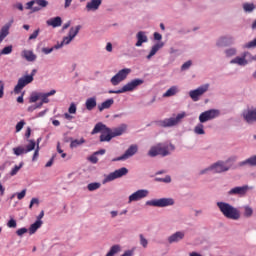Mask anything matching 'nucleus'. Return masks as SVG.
<instances>
[{"mask_svg": "<svg viewBox=\"0 0 256 256\" xmlns=\"http://www.w3.org/2000/svg\"><path fill=\"white\" fill-rule=\"evenodd\" d=\"M125 129H127V126L125 124H122L118 128H114L111 130V128L107 127V125L103 123H97L92 130V135H95V133H101L103 134L100 136L101 143L107 141H111L114 137H119L125 133Z\"/></svg>", "mask_w": 256, "mask_h": 256, "instance_id": "nucleus-1", "label": "nucleus"}, {"mask_svg": "<svg viewBox=\"0 0 256 256\" xmlns=\"http://www.w3.org/2000/svg\"><path fill=\"white\" fill-rule=\"evenodd\" d=\"M185 117H187V113L181 112L177 114L176 117L166 118L164 120H156L154 123L157 127H175V125H179V123H181V119H185Z\"/></svg>", "mask_w": 256, "mask_h": 256, "instance_id": "nucleus-2", "label": "nucleus"}, {"mask_svg": "<svg viewBox=\"0 0 256 256\" xmlns=\"http://www.w3.org/2000/svg\"><path fill=\"white\" fill-rule=\"evenodd\" d=\"M169 149L171 151H175V146L172 144H157L156 146H152L148 152L149 157H157V155H161L162 157H167L169 155Z\"/></svg>", "mask_w": 256, "mask_h": 256, "instance_id": "nucleus-3", "label": "nucleus"}, {"mask_svg": "<svg viewBox=\"0 0 256 256\" xmlns=\"http://www.w3.org/2000/svg\"><path fill=\"white\" fill-rule=\"evenodd\" d=\"M35 73H37V70L33 69L30 75L23 76L18 80L17 85L14 87L15 95H19V93L23 91L24 87H27L29 83H33V77H35Z\"/></svg>", "mask_w": 256, "mask_h": 256, "instance_id": "nucleus-4", "label": "nucleus"}, {"mask_svg": "<svg viewBox=\"0 0 256 256\" xmlns=\"http://www.w3.org/2000/svg\"><path fill=\"white\" fill-rule=\"evenodd\" d=\"M144 81L143 79H134L124 85L121 89L119 90H109L110 94H116L119 95L121 93H127L128 91H135L139 85H143Z\"/></svg>", "mask_w": 256, "mask_h": 256, "instance_id": "nucleus-5", "label": "nucleus"}, {"mask_svg": "<svg viewBox=\"0 0 256 256\" xmlns=\"http://www.w3.org/2000/svg\"><path fill=\"white\" fill-rule=\"evenodd\" d=\"M225 217L232 219V221H239L241 219V211L239 209L225 203Z\"/></svg>", "mask_w": 256, "mask_h": 256, "instance_id": "nucleus-6", "label": "nucleus"}, {"mask_svg": "<svg viewBox=\"0 0 256 256\" xmlns=\"http://www.w3.org/2000/svg\"><path fill=\"white\" fill-rule=\"evenodd\" d=\"M207 91H209V84H204L195 90H191L189 92V97L192 101L197 102L201 97H203V95H205V93H207Z\"/></svg>", "mask_w": 256, "mask_h": 256, "instance_id": "nucleus-7", "label": "nucleus"}, {"mask_svg": "<svg viewBox=\"0 0 256 256\" xmlns=\"http://www.w3.org/2000/svg\"><path fill=\"white\" fill-rule=\"evenodd\" d=\"M174 204L175 201L173 200V198H161L146 202V205H150V207H169Z\"/></svg>", "mask_w": 256, "mask_h": 256, "instance_id": "nucleus-8", "label": "nucleus"}, {"mask_svg": "<svg viewBox=\"0 0 256 256\" xmlns=\"http://www.w3.org/2000/svg\"><path fill=\"white\" fill-rule=\"evenodd\" d=\"M219 110L211 109L205 112H202L199 116L200 123H207V121H211L212 119H217L219 117Z\"/></svg>", "mask_w": 256, "mask_h": 256, "instance_id": "nucleus-9", "label": "nucleus"}, {"mask_svg": "<svg viewBox=\"0 0 256 256\" xmlns=\"http://www.w3.org/2000/svg\"><path fill=\"white\" fill-rule=\"evenodd\" d=\"M35 142L33 140H29V144L25 147L18 146L13 148V153L16 155V157H19L21 155H25L27 153H31L35 149Z\"/></svg>", "mask_w": 256, "mask_h": 256, "instance_id": "nucleus-10", "label": "nucleus"}, {"mask_svg": "<svg viewBox=\"0 0 256 256\" xmlns=\"http://www.w3.org/2000/svg\"><path fill=\"white\" fill-rule=\"evenodd\" d=\"M139 151L137 144H132L122 156L112 159V161H127L130 157H133Z\"/></svg>", "mask_w": 256, "mask_h": 256, "instance_id": "nucleus-11", "label": "nucleus"}, {"mask_svg": "<svg viewBox=\"0 0 256 256\" xmlns=\"http://www.w3.org/2000/svg\"><path fill=\"white\" fill-rule=\"evenodd\" d=\"M131 73V69L129 68H124L120 70L115 76L111 78V83L112 85H117L121 83V81H125L127 79V75Z\"/></svg>", "mask_w": 256, "mask_h": 256, "instance_id": "nucleus-12", "label": "nucleus"}, {"mask_svg": "<svg viewBox=\"0 0 256 256\" xmlns=\"http://www.w3.org/2000/svg\"><path fill=\"white\" fill-rule=\"evenodd\" d=\"M127 173H129V170L125 167H122L118 170H115L114 172L110 173L107 177H106V181H115V179H120V177H125V175H127Z\"/></svg>", "mask_w": 256, "mask_h": 256, "instance_id": "nucleus-13", "label": "nucleus"}, {"mask_svg": "<svg viewBox=\"0 0 256 256\" xmlns=\"http://www.w3.org/2000/svg\"><path fill=\"white\" fill-rule=\"evenodd\" d=\"M207 171H213V173H223V171H225V163L223 161H218L209 168L202 170L200 174L205 175Z\"/></svg>", "mask_w": 256, "mask_h": 256, "instance_id": "nucleus-14", "label": "nucleus"}, {"mask_svg": "<svg viewBox=\"0 0 256 256\" xmlns=\"http://www.w3.org/2000/svg\"><path fill=\"white\" fill-rule=\"evenodd\" d=\"M149 195L147 190H138L129 196L128 203H133V201H140V199H145Z\"/></svg>", "mask_w": 256, "mask_h": 256, "instance_id": "nucleus-15", "label": "nucleus"}, {"mask_svg": "<svg viewBox=\"0 0 256 256\" xmlns=\"http://www.w3.org/2000/svg\"><path fill=\"white\" fill-rule=\"evenodd\" d=\"M251 189L248 185L244 186H237L232 188L229 192L228 195H239L240 197H243V195L247 194V191Z\"/></svg>", "mask_w": 256, "mask_h": 256, "instance_id": "nucleus-16", "label": "nucleus"}, {"mask_svg": "<svg viewBox=\"0 0 256 256\" xmlns=\"http://www.w3.org/2000/svg\"><path fill=\"white\" fill-rule=\"evenodd\" d=\"M242 117L246 121V123H255L256 121L255 109L244 110L242 113Z\"/></svg>", "mask_w": 256, "mask_h": 256, "instance_id": "nucleus-17", "label": "nucleus"}, {"mask_svg": "<svg viewBox=\"0 0 256 256\" xmlns=\"http://www.w3.org/2000/svg\"><path fill=\"white\" fill-rule=\"evenodd\" d=\"M136 38H137V42L135 44L136 47H141L143 43H147V41H149V38H147V34L143 31H139L136 34Z\"/></svg>", "mask_w": 256, "mask_h": 256, "instance_id": "nucleus-18", "label": "nucleus"}, {"mask_svg": "<svg viewBox=\"0 0 256 256\" xmlns=\"http://www.w3.org/2000/svg\"><path fill=\"white\" fill-rule=\"evenodd\" d=\"M247 57H251L250 53H244V55L242 57H236L234 59H232L230 61V63L232 64H236V65H247Z\"/></svg>", "mask_w": 256, "mask_h": 256, "instance_id": "nucleus-19", "label": "nucleus"}, {"mask_svg": "<svg viewBox=\"0 0 256 256\" xmlns=\"http://www.w3.org/2000/svg\"><path fill=\"white\" fill-rule=\"evenodd\" d=\"M185 238V232L178 231L174 234H172L168 238L169 243H179V241L183 240Z\"/></svg>", "mask_w": 256, "mask_h": 256, "instance_id": "nucleus-20", "label": "nucleus"}, {"mask_svg": "<svg viewBox=\"0 0 256 256\" xmlns=\"http://www.w3.org/2000/svg\"><path fill=\"white\" fill-rule=\"evenodd\" d=\"M101 3H103V0H91L86 4V9L87 11H97L101 7Z\"/></svg>", "mask_w": 256, "mask_h": 256, "instance_id": "nucleus-21", "label": "nucleus"}, {"mask_svg": "<svg viewBox=\"0 0 256 256\" xmlns=\"http://www.w3.org/2000/svg\"><path fill=\"white\" fill-rule=\"evenodd\" d=\"M246 165L249 167H256V155H252L246 160L239 162V167H245Z\"/></svg>", "mask_w": 256, "mask_h": 256, "instance_id": "nucleus-22", "label": "nucleus"}, {"mask_svg": "<svg viewBox=\"0 0 256 256\" xmlns=\"http://www.w3.org/2000/svg\"><path fill=\"white\" fill-rule=\"evenodd\" d=\"M115 103V100L113 98L107 99L101 104L98 105V111L103 112L105 109H111V106Z\"/></svg>", "mask_w": 256, "mask_h": 256, "instance_id": "nucleus-23", "label": "nucleus"}, {"mask_svg": "<svg viewBox=\"0 0 256 256\" xmlns=\"http://www.w3.org/2000/svg\"><path fill=\"white\" fill-rule=\"evenodd\" d=\"M46 23L49 27L56 28V27H61L63 20L61 19V17L57 16L47 20Z\"/></svg>", "mask_w": 256, "mask_h": 256, "instance_id": "nucleus-24", "label": "nucleus"}, {"mask_svg": "<svg viewBox=\"0 0 256 256\" xmlns=\"http://www.w3.org/2000/svg\"><path fill=\"white\" fill-rule=\"evenodd\" d=\"M87 111H93L97 107V97H90L85 102Z\"/></svg>", "mask_w": 256, "mask_h": 256, "instance_id": "nucleus-25", "label": "nucleus"}, {"mask_svg": "<svg viewBox=\"0 0 256 256\" xmlns=\"http://www.w3.org/2000/svg\"><path fill=\"white\" fill-rule=\"evenodd\" d=\"M235 161H237V156H231L226 160L225 171H229V169H237V165H235Z\"/></svg>", "mask_w": 256, "mask_h": 256, "instance_id": "nucleus-26", "label": "nucleus"}, {"mask_svg": "<svg viewBox=\"0 0 256 256\" xmlns=\"http://www.w3.org/2000/svg\"><path fill=\"white\" fill-rule=\"evenodd\" d=\"M21 55L26 61H35V59H37V55H35L32 50H24Z\"/></svg>", "mask_w": 256, "mask_h": 256, "instance_id": "nucleus-27", "label": "nucleus"}, {"mask_svg": "<svg viewBox=\"0 0 256 256\" xmlns=\"http://www.w3.org/2000/svg\"><path fill=\"white\" fill-rule=\"evenodd\" d=\"M163 45V42H158L154 46H152L150 53L147 56V59H151V57L156 55L157 51H159V49H162Z\"/></svg>", "mask_w": 256, "mask_h": 256, "instance_id": "nucleus-28", "label": "nucleus"}, {"mask_svg": "<svg viewBox=\"0 0 256 256\" xmlns=\"http://www.w3.org/2000/svg\"><path fill=\"white\" fill-rule=\"evenodd\" d=\"M242 9L244 13H253L256 9V6L254 3L245 2L242 4Z\"/></svg>", "mask_w": 256, "mask_h": 256, "instance_id": "nucleus-29", "label": "nucleus"}, {"mask_svg": "<svg viewBox=\"0 0 256 256\" xmlns=\"http://www.w3.org/2000/svg\"><path fill=\"white\" fill-rule=\"evenodd\" d=\"M57 93L56 90H51L50 92L47 93H40V99L42 103H49V97L52 95H55Z\"/></svg>", "mask_w": 256, "mask_h": 256, "instance_id": "nucleus-30", "label": "nucleus"}, {"mask_svg": "<svg viewBox=\"0 0 256 256\" xmlns=\"http://www.w3.org/2000/svg\"><path fill=\"white\" fill-rule=\"evenodd\" d=\"M41 225H43V221L41 220H37L35 223L31 224L29 228V234L35 235V233L37 232V229H39Z\"/></svg>", "mask_w": 256, "mask_h": 256, "instance_id": "nucleus-31", "label": "nucleus"}, {"mask_svg": "<svg viewBox=\"0 0 256 256\" xmlns=\"http://www.w3.org/2000/svg\"><path fill=\"white\" fill-rule=\"evenodd\" d=\"M79 31H81V25L71 27L68 36L73 39L74 37H77V35H79Z\"/></svg>", "mask_w": 256, "mask_h": 256, "instance_id": "nucleus-32", "label": "nucleus"}, {"mask_svg": "<svg viewBox=\"0 0 256 256\" xmlns=\"http://www.w3.org/2000/svg\"><path fill=\"white\" fill-rule=\"evenodd\" d=\"M178 92L179 89L177 86H172L163 94V97H173V95H177Z\"/></svg>", "mask_w": 256, "mask_h": 256, "instance_id": "nucleus-33", "label": "nucleus"}, {"mask_svg": "<svg viewBox=\"0 0 256 256\" xmlns=\"http://www.w3.org/2000/svg\"><path fill=\"white\" fill-rule=\"evenodd\" d=\"M73 41V38L71 36H66L63 38L62 42L60 44L55 45V49H61L63 45H69Z\"/></svg>", "mask_w": 256, "mask_h": 256, "instance_id": "nucleus-34", "label": "nucleus"}, {"mask_svg": "<svg viewBox=\"0 0 256 256\" xmlns=\"http://www.w3.org/2000/svg\"><path fill=\"white\" fill-rule=\"evenodd\" d=\"M9 35V25H5L0 30V43L3 42V39Z\"/></svg>", "mask_w": 256, "mask_h": 256, "instance_id": "nucleus-35", "label": "nucleus"}, {"mask_svg": "<svg viewBox=\"0 0 256 256\" xmlns=\"http://www.w3.org/2000/svg\"><path fill=\"white\" fill-rule=\"evenodd\" d=\"M121 251V246L119 245H114L111 247L110 251L106 254V256H115L117 253Z\"/></svg>", "mask_w": 256, "mask_h": 256, "instance_id": "nucleus-36", "label": "nucleus"}, {"mask_svg": "<svg viewBox=\"0 0 256 256\" xmlns=\"http://www.w3.org/2000/svg\"><path fill=\"white\" fill-rule=\"evenodd\" d=\"M83 143H85V140L83 138H81L80 140L75 139V140L71 141L70 147H71V149H75V148L79 147L80 145H83Z\"/></svg>", "mask_w": 256, "mask_h": 256, "instance_id": "nucleus-37", "label": "nucleus"}, {"mask_svg": "<svg viewBox=\"0 0 256 256\" xmlns=\"http://www.w3.org/2000/svg\"><path fill=\"white\" fill-rule=\"evenodd\" d=\"M194 133H196V135H205L204 126L201 123L196 125L194 128Z\"/></svg>", "mask_w": 256, "mask_h": 256, "instance_id": "nucleus-38", "label": "nucleus"}, {"mask_svg": "<svg viewBox=\"0 0 256 256\" xmlns=\"http://www.w3.org/2000/svg\"><path fill=\"white\" fill-rule=\"evenodd\" d=\"M100 187H101V183L99 182L90 183L87 186L88 191H97V189H99Z\"/></svg>", "mask_w": 256, "mask_h": 256, "instance_id": "nucleus-39", "label": "nucleus"}, {"mask_svg": "<svg viewBox=\"0 0 256 256\" xmlns=\"http://www.w3.org/2000/svg\"><path fill=\"white\" fill-rule=\"evenodd\" d=\"M253 216V208L250 206H244V217H252Z\"/></svg>", "mask_w": 256, "mask_h": 256, "instance_id": "nucleus-40", "label": "nucleus"}, {"mask_svg": "<svg viewBox=\"0 0 256 256\" xmlns=\"http://www.w3.org/2000/svg\"><path fill=\"white\" fill-rule=\"evenodd\" d=\"M41 99V93H32L30 96V103H37Z\"/></svg>", "mask_w": 256, "mask_h": 256, "instance_id": "nucleus-41", "label": "nucleus"}, {"mask_svg": "<svg viewBox=\"0 0 256 256\" xmlns=\"http://www.w3.org/2000/svg\"><path fill=\"white\" fill-rule=\"evenodd\" d=\"M21 167H23V162H21V163L19 164V166H17V165L14 166V168H13V169L11 170V172H10L11 177H14V175H17V173H19Z\"/></svg>", "mask_w": 256, "mask_h": 256, "instance_id": "nucleus-42", "label": "nucleus"}, {"mask_svg": "<svg viewBox=\"0 0 256 256\" xmlns=\"http://www.w3.org/2000/svg\"><path fill=\"white\" fill-rule=\"evenodd\" d=\"M13 52V46H6L1 50V55H9Z\"/></svg>", "mask_w": 256, "mask_h": 256, "instance_id": "nucleus-43", "label": "nucleus"}, {"mask_svg": "<svg viewBox=\"0 0 256 256\" xmlns=\"http://www.w3.org/2000/svg\"><path fill=\"white\" fill-rule=\"evenodd\" d=\"M7 227H9V229H15L17 227V221L15 219H10L7 223Z\"/></svg>", "mask_w": 256, "mask_h": 256, "instance_id": "nucleus-44", "label": "nucleus"}, {"mask_svg": "<svg viewBox=\"0 0 256 256\" xmlns=\"http://www.w3.org/2000/svg\"><path fill=\"white\" fill-rule=\"evenodd\" d=\"M227 57H233V55H237V49L229 48L226 50Z\"/></svg>", "mask_w": 256, "mask_h": 256, "instance_id": "nucleus-45", "label": "nucleus"}, {"mask_svg": "<svg viewBox=\"0 0 256 256\" xmlns=\"http://www.w3.org/2000/svg\"><path fill=\"white\" fill-rule=\"evenodd\" d=\"M55 49H57V48H55V45L51 48H45L44 47V48H42V53L44 55H49L50 53H53V51H55Z\"/></svg>", "mask_w": 256, "mask_h": 256, "instance_id": "nucleus-46", "label": "nucleus"}, {"mask_svg": "<svg viewBox=\"0 0 256 256\" xmlns=\"http://www.w3.org/2000/svg\"><path fill=\"white\" fill-rule=\"evenodd\" d=\"M36 5H39V7H47L49 5V2L47 0H34Z\"/></svg>", "mask_w": 256, "mask_h": 256, "instance_id": "nucleus-47", "label": "nucleus"}, {"mask_svg": "<svg viewBox=\"0 0 256 256\" xmlns=\"http://www.w3.org/2000/svg\"><path fill=\"white\" fill-rule=\"evenodd\" d=\"M68 113H70L71 115H75V113H77V106L75 105V103H72L70 105Z\"/></svg>", "mask_w": 256, "mask_h": 256, "instance_id": "nucleus-48", "label": "nucleus"}, {"mask_svg": "<svg viewBox=\"0 0 256 256\" xmlns=\"http://www.w3.org/2000/svg\"><path fill=\"white\" fill-rule=\"evenodd\" d=\"M23 127H25L24 120H22L16 124V133H19V131H21V129H23Z\"/></svg>", "mask_w": 256, "mask_h": 256, "instance_id": "nucleus-49", "label": "nucleus"}, {"mask_svg": "<svg viewBox=\"0 0 256 256\" xmlns=\"http://www.w3.org/2000/svg\"><path fill=\"white\" fill-rule=\"evenodd\" d=\"M40 29L35 30L30 36H29V40L33 41V39H37V37H39V33H40Z\"/></svg>", "mask_w": 256, "mask_h": 256, "instance_id": "nucleus-50", "label": "nucleus"}, {"mask_svg": "<svg viewBox=\"0 0 256 256\" xmlns=\"http://www.w3.org/2000/svg\"><path fill=\"white\" fill-rule=\"evenodd\" d=\"M140 244L142 245V247H147V245L149 244V242L147 241V239H145V237L143 236V234H140Z\"/></svg>", "mask_w": 256, "mask_h": 256, "instance_id": "nucleus-51", "label": "nucleus"}, {"mask_svg": "<svg viewBox=\"0 0 256 256\" xmlns=\"http://www.w3.org/2000/svg\"><path fill=\"white\" fill-rule=\"evenodd\" d=\"M27 228H20L16 231V235H18V237H23V235H25V233H27Z\"/></svg>", "mask_w": 256, "mask_h": 256, "instance_id": "nucleus-52", "label": "nucleus"}, {"mask_svg": "<svg viewBox=\"0 0 256 256\" xmlns=\"http://www.w3.org/2000/svg\"><path fill=\"white\" fill-rule=\"evenodd\" d=\"M25 195H27V190L24 189L20 193L17 194V199L21 201V199H25Z\"/></svg>", "mask_w": 256, "mask_h": 256, "instance_id": "nucleus-53", "label": "nucleus"}, {"mask_svg": "<svg viewBox=\"0 0 256 256\" xmlns=\"http://www.w3.org/2000/svg\"><path fill=\"white\" fill-rule=\"evenodd\" d=\"M33 205H39V199L37 198H32L30 205H29V209H33Z\"/></svg>", "mask_w": 256, "mask_h": 256, "instance_id": "nucleus-54", "label": "nucleus"}, {"mask_svg": "<svg viewBox=\"0 0 256 256\" xmlns=\"http://www.w3.org/2000/svg\"><path fill=\"white\" fill-rule=\"evenodd\" d=\"M217 206L219 207L220 211L225 215V202H218Z\"/></svg>", "mask_w": 256, "mask_h": 256, "instance_id": "nucleus-55", "label": "nucleus"}, {"mask_svg": "<svg viewBox=\"0 0 256 256\" xmlns=\"http://www.w3.org/2000/svg\"><path fill=\"white\" fill-rule=\"evenodd\" d=\"M88 161H90L91 163L96 164V163L99 162V158H97V156L94 154V155H92V156H90V157L88 158Z\"/></svg>", "mask_w": 256, "mask_h": 256, "instance_id": "nucleus-56", "label": "nucleus"}, {"mask_svg": "<svg viewBox=\"0 0 256 256\" xmlns=\"http://www.w3.org/2000/svg\"><path fill=\"white\" fill-rule=\"evenodd\" d=\"M36 159H39V146H37V148L34 151L32 161H35Z\"/></svg>", "mask_w": 256, "mask_h": 256, "instance_id": "nucleus-57", "label": "nucleus"}, {"mask_svg": "<svg viewBox=\"0 0 256 256\" xmlns=\"http://www.w3.org/2000/svg\"><path fill=\"white\" fill-rule=\"evenodd\" d=\"M154 39L155 41H161L163 39V36L159 32H155Z\"/></svg>", "mask_w": 256, "mask_h": 256, "instance_id": "nucleus-58", "label": "nucleus"}, {"mask_svg": "<svg viewBox=\"0 0 256 256\" xmlns=\"http://www.w3.org/2000/svg\"><path fill=\"white\" fill-rule=\"evenodd\" d=\"M34 3H35V0H32V1H30V2H27L26 3V9H33V5H34Z\"/></svg>", "mask_w": 256, "mask_h": 256, "instance_id": "nucleus-59", "label": "nucleus"}, {"mask_svg": "<svg viewBox=\"0 0 256 256\" xmlns=\"http://www.w3.org/2000/svg\"><path fill=\"white\" fill-rule=\"evenodd\" d=\"M223 45H225V38H220V40H218L217 42V46L223 47Z\"/></svg>", "mask_w": 256, "mask_h": 256, "instance_id": "nucleus-60", "label": "nucleus"}, {"mask_svg": "<svg viewBox=\"0 0 256 256\" xmlns=\"http://www.w3.org/2000/svg\"><path fill=\"white\" fill-rule=\"evenodd\" d=\"M106 51H108L109 53H111L113 51V44H111L110 42L107 43L106 45Z\"/></svg>", "mask_w": 256, "mask_h": 256, "instance_id": "nucleus-61", "label": "nucleus"}, {"mask_svg": "<svg viewBox=\"0 0 256 256\" xmlns=\"http://www.w3.org/2000/svg\"><path fill=\"white\" fill-rule=\"evenodd\" d=\"M105 153H106V150L101 149V150H98V151L94 152V155H105Z\"/></svg>", "mask_w": 256, "mask_h": 256, "instance_id": "nucleus-62", "label": "nucleus"}, {"mask_svg": "<svg viewBox=\"0 0 256 256\" xmlns=\"http://www.w3.org/2000/svg\"><path fill=\"white\" fill-rule=\"evenodd\" d=\"M54 157H52L45 165V167H51L53 165Z\"/></svg>", "mask_w": 256, "mask_h": 256, "instance_id": "nucleus-63", "label": "nucleus"}, {"mask_svg": "<svg viewBox=\"0 0 256 256\" xmlns=\"http://www.w3.org/2000/svg\"><path fill=\"white\" fill-rule=\"evenodd\" d=\"M15 7H16V9H18L19 11H23V4L17 3V4L15 5Z\"/></svg>", "mask_w": 256, "mask_h": 256, "instance_id": "nucleus-64", "label": "nucleus"}]
</instances>
